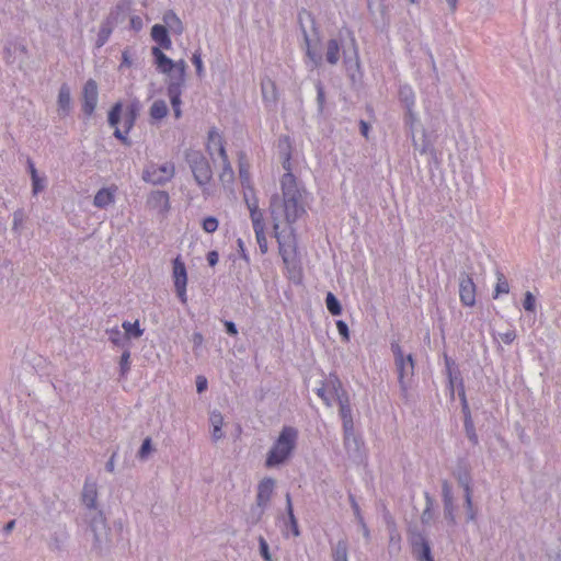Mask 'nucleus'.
Wrapping results in <instances>:
<instances>
[{"instance_id":"20e7f679","label":"nucleus","mask_w":561,"mask_h":561,"mask_svg":"<svg viewBox=\"0 0 561 561\" xmlns=\"http://www.w3.org/2000/svg\"><path fill=\"white\" fill-rule=\"evenodd\" d=\"M185 161L203 195L208 196L210 194L208 185L213 180V169L208 159L202 151L188 149L185 151Z\"/></svg>"},{"instance_id":"f03ea898","label":"nucleus","mask_w":561,"mask_h":561,"mask_svg":"<svg viewBox=\"0 0 561 561\" xmlns=\"http://www.w3.org/2000/svg\"><path fill=\"white\" fill-rule=\"evenodd\" d=\"M273 230L288 276L293 282L299 283L301 280V268L297 254L295 230L293 226L282 228V225H277V229Z\"/></svg>"},{"instance_id":"f3484780","label":"nucleus","mask_w":561,"mask_h":561,"mask_svg":"<svg viewBox=\"0 0 561 561\" xmlns=\"http://www.w3.org/2000/svg\"><path fill=\"white\" fill-rule=\"evenodd\" d=\"M275 486V480L273 478H264L257 485V493L255 503L267 507Z\"/></svg>"},{"instance_id":"c03bdc74","label":"nucleus","mask_w":561,"mask_h":561,"mask_svg":"<svg viewBox=\"0 0 561 561\" xmlns=\"http://www.w3.org/2000/svg\"><path fill=\"white\" fill-rule=\"evenodd\" d=\"M286 510H287V513H288L289 523H290V527H291L293 534H294V536L297 537V536L300 535V533H299V527H298L297 519H296V517L294 515L291 497H290L289 493L286 494Z\"/></svg>"},{"instance_id":"864d4df0","label":"nucleus","mask_w":561,"mask_h":561,"mask_svg":"<svg viewBox=\"0 0 561 561\" xmlns=\"http://www.w3.org/2000/svg\"><path fill=\"white\" fill-rule=\"evenodd\" d=\"M218 219L214 216L206 217L202 222V227L207 233L215 232L218 229Z\"/></svg>"},{"instance_id":"e433bc0d","label":"nucleus","mask_w":561,"mask_h":561,"mask_svg":"<svg viewBox=\"0 0 561 561\" xmlns=\"http://www.w3.org/2000/svg\"><path fill=\"white\" fill-rule=\"evenodd\" d=\"M243 199H244V203H245L250 214L252 211L261 210L260 206H259V199L255 195L253 186H249V190H245L243 192Z\"/></svg>"},{"instance_id":"423d86ee","label":"nucleus","mask_w":561,"mask_h":561,"mask_svg":"<svg viewBox=\"0 0 561 561\" xmlns=\"http://www.w3.org/2000/svg\"><path fill=\"white\" fill-rule=\"evenodd\" d=\"M391 351L394 357L400 388L403 392H407L414 375L415 364L413 356L412 354H404L400 344L397 342L391 343Z\"/></svg>"},{"instance_id":"774afa93","label":"nucleus","mask_w":561,"mask_h":561,"mask_svg":"<svg viewBox=\"0 0 561 561\" xmlns=\"http://www.w3.org/2000/svg\"><path fill=\"white\" fill-rule=\"evenodd\" d=\"M131 65H133V59H131L130 50H129V48H126L122 53V62L119 65V69H123L124 67H131Z\"/></svg>"},{"instance_id":"6e6552de","label":"nucleus","mask_w":561,"mask_h":561,"mask_svg":"<svg viewBox=\"0 0 561 561\" xmlns=\"http://www.w3.org/2000/svg\"><path fill=\"white\" fill-rule=\"evenodd\" d=\"M332 388L340 407V415L343 421V430L351 431L354 427L350 398L343 389L340 379H332Z\"/></svg>"},{"instance_id":"39448f33","label":"nucleus","mask_w":561,"mask_h":561,"mask_svg":"<svg viewBox=\"0 0 561 561\" xmlns=\"http://www.w3.org/2000/svg\"><path fill=\"white\" fill-rule=\"evenodd\" d=\"M298 23L304 35L306 55L310 59L314 68L319 67L321 65L322 57L319 53H317V50L313 47L320 41L319 31L316 25V20L309 11L302 9L298 13Z\"/></svg>"},{"instance_id":"49530a36","label":"nucleus","mask_w":561,"mask_h":561,"mask_svg":"<svg viewBox=\"0 0 561 561\" xmlns=\"http://www.w3.org/2000/svg\"><path fill=\"white\" fill-rule=\"evenodd\" d=\"M31 180H32V194L34 196H36L42 191H44V188L46 187L47 178L45 175L36 174V175H33Z\"/></svg>"},{"instance_id":"4be33fe9","label":"nucleus","mask_w":561,"mask_h":561,"mask_svg":"<svg viewBox=\"0 0 561 561\" xmlns=\"http://www.w3.org/2000/svg\"><path fill=\"white\" fill-rule=\"evenodd\" d=\"M332 379H339L335 375H330L325 382L317 389V394L320 397L323 402L328 405H332V400L336 399L334 394V390L332 388Z\"/></svg>"},{"instance_id":"de8ad7c7","label":"nucleus","mask_w":561,"mask_h":561,"mask_svg":"<svg viewBox=\"0 0 561 561\" xmlns=\"http://www.w3.org/2000/svg\"><path fill=\"white\" fill-rule=\"evenodd\" d=\"M122 106V103L117 102L112 106V108L108 112V124L114 128L117 127L121 121Z\"/></svg>"},{"instance_id":"473e14b6","label":"nucleus","mask_w":561,"mask_h":561,"mask_svg":"<svg viewBox=\"0 0 561 561\" xmlns=\"http://www.w3.org/2000/svg\"><path fill=\"white\" fill-rule=\"evenodd\" d=\"M399 96L400 100L404 103L407 111L411 112V108L415 103V96L412 88L410 85L400 87Z\"/></svg>"},{"instance_id":"1a4fd4ad","label":"nucleus","mask_w":561,"mask_h":561,"mask_svg":"<svg viewBox=\"0 0 561 561\" xmlns=\"http://www.w3.org/2000/svg\"><path fill=\"white\" fill-rule=\"evenodd\" d=\"M187 64L184 59L176 61V66L172 70L164 72L167 75V90L168 92H182L185 87Z\"/></svg>"},{"instance_id":"c756f323","label":"nucleus","mask_w":561,"mask_h":561,"mask_svg":"<svg viewBox=\"0 0 561 561\" xmlns=\"http://www.w3.org/2000/svg\"><path fill=\"white\" fill-rule=\"evenodd\" d=\"M266 506L259 503L253 504L247 513L245 522L250 526L256 525L263 517Z\"/></svg>"},{"instance_id":"bf43d9fd","label":"nucleus","mask_w":561,"mask_h":561,"mask_svg":"<svg viewBox=\"0 0 561 561\" xmlns=\"http://www.w3.org/2000/svg\"><path fill=\"white\" fill-rule=\"evenodd\" d=\"M254 233H255L256 242L259 244V249H260L261 253L265 254L268 251L267 240L265 237V230L254 231Z\"/></svg>"},{"instance_id":"4468645a","label":"nucleus","mask_w":561,"mask_h":561,"mask_svg":"<svg viewBox=\"0 0 561 561\" xmlns=\"http://www.w3.org/2000/svg\"><path fill=\"white\" fill-rule=\"evenodd\" d=\"M459 298L463 306L472 307L476 305V284L471 276L465 272L459 276Z\"/></svg>"},{"instance_id":"338daca9","label":"nucleus","mask_w":561,"mask_h":561,"mask_svg":"<svg viewBox=\"0 0 561 561\" xmlns=\"http://www.w3.org/2000/svg\"><path fill=\"white\" fill-rule=\"evenodd\" d=\"M209 422L213 427H222L224 424V417L220 412L214 411L210 413Z\"/></svg>"},{"instance_id":"a18cd8bd","label":"nucleus","mask_w":561,"mask_h":561,"mask_svg":"<svg viewBox=\"0 0 561 561\" xmlns=\"http://www.w3.org/2000/svg\"><path fill=\"white\" fill-rule=\"evenodd\" d=\"M325 305L331 314L339 316L342 313V306L332 293L327 294Z\"/></svg>"},{"instance_id":"72a5a7b5","label":"nucleus","mask_w":561,"mask_h":561,"mask_svg":"<svg viewBox=\"0 0 561 561\" xmlns=\"http://www.w3.org/2000/svg\"><path fill=\"white\" fill-rule=\"evenodd\" d=\"M168 111L167 103L163 100H157L150 107V117L160 121L167 116Z\"/></svg>"},{"instance_id":"412c9836","label":"nucleus","mask_w":561,"mask_h":561,"mask_svg":"<svg viewBox=\"0 0 561 561\" xmlns=\"http://www.w3.org/2000/svg\"><path fill=\"white\" fill-rule=\"evenodd\" d=\"M58 113L60 116H67L71 110V95L69 87L64 83L61 84L58 93Z\"/></svg>"},{"instance_id":"5fc2aeb1","label":"nucleus","mask_w":561,"mask_h":561,"mask_svg":"<svg viewBox=\"0 0 561 561\" xmlns=\"http://www.w3.org/2000/svg\"><path fill=\"white\" fill-rule=\"evenodd\" d=\"M192 62L193 65L195 66L196 68V75L198 78H203L204 77V66H203V60H202V54H201V50L197 49L193 56H192Z\"/></svg>"},{"instance_id":"5701e85b","label":"nucleus","mask_w":561,"mask_h":561,"mask_svg":"<svg viewBox=\"0 0 561 561\" xmlns=\"http://www.w3.org/2000/svg\"><path fill=\"white\" fill-rule=\"evenodd\" d=\"M344 431V445L350 457H357L360 449V440L355 436L354 428Z\"/></svg>"},{"instance_id":"aec40b11","label":"nucleus","mask_w":561,"mask_h":561,"mask_svg":"<svg viewBox=\"0 0 561 561\" xmlns=\"http://www.w3.org/2000/svg\"><path fill=\"white\" fill-rule=\"evenodd\" d=\"M151 37L160 48L170 49L172 46L168 28L161 24H154L151 28Z\"/></svg>"},{"instance_id":"6e6d98bb","label":"nucleus","mask_w":561,"mask_h":561,"mask_svg":"<svg viewBox=\"0 0 561 561\" xmlns=\"http://www.w3.org/2000/svg\"><path fill=\"white\" fill-rule=\"evenodd\" d=\"M465 510H466V520L469 523V522H474L477 519V510L473 505V500H465Z\"/></svg>"},{"instance_id":"393cba45","label":"nucleus","mask_w":561,"mask_h":561,"mask_svg":"<svg viewBox=\"0 0 561 561\" xmlns=\"http://www.w3.org/2000/svg\"><path fill=\"white\" fill-rule=\"evenodd\" d=\"M224 145V139L217 128L213 127L208 131L206 150L210 157L217 151V149Z\"/></svg>"},{"instance_id":"cd10ccee","label":"nucleus","mask_w":561,"mask_h":561,"mask_svg":"<svg viewBox=\"0 0 561 561\" xmlns=\"http://www.w3.org/2000/svg\"><path fill=\"white\" fill-rule=\"evenodd\" d=\"M114 202V192L110 188H101L94 196L93 205L98 208H105Z\"/></svg>"},{"instance_id":"2eb2a0df","label":"nucleus","mask_w":561,"mask_h":561,"mask_svg":"<svg viewBox=\"0 0 561 561\" xmlns=\"http://www.w3.org/2000/svg\"><path fill=\"white\" fill-rule=\"evenodd\" d=\"M147 205L159 214H165L170 209L169 194L165 191H153L147 198Z\"/></svg>"},{"instance_id":"69168bd1","label":"nucleus","mask_w":561,"mask_h":561,"mask_svg":"<svg viewBox=\"0 0 561 561\" xmlns=\"http://www.w3.org/2000/svg\"><path fill=\"white\" fill-rule=\"evenodd\" d=\"M351 43L353 46V53L350 55L346 50L343 51L345 61H351L352 59L358 60V51H357V44L354 36H351Z\"/></svg>"},{"instance_id":"f8f14e48","label":"nucleus","mask_w":561,"mask_h":561,"mask_svg":"<svg viewBox=\"0 0 561 561\" xmlns=\"http://www.w3.org/2000/svg\"><path fill=\"white\" fill-rule=\"evenodd\" d=\"M413 554L419 561H434L431 546L426 537L419 531H413L410 537Z\"/></svg>"},{"instance_id":"603ef678","label":"nucleus","mask_w":561,"mask_h":561,"mask_svg":"<svg viewBox=\"0 0 561 561\" xmlns=\"http://www.w3.org/2000/svg\"><path fill=\"white\" fill-rule=\"evenodd\" d=\"M455 511L456 506L454 502L444 504V517L451 526L457 524Z\"/></svg>"},{"instance_id":"bb28decb","label":"nucleus","mask_w":561,"mask_h":561,"mask_svg":"<svg viewBox=\"0 0 561 561\" xmlns=\"http://www.w3.org/2000/svg\"><path fill=\"white\" fill-rule=\"evenodd\" d=\"M341 45L336 38H331L327 43L325 59L330 65H336L340 60Z\"/></svg>"},{"instance_id":"3c124183","label":"nucleus","mask_w":561,"mask_h":561,"mask_svg":"<svg viewBox=\"0 0 561 561\" xmlns=\"http://www.w3.org/2000/svg\"><path fill=\"white\" fill-rule=\"evenodd\" d=\"M130 369V351L129 347H126L121 356L119 360V371L121 376L125 377Z\"/></svg>"},{"instance_id":"e2e57ef3","label":"nucleus","mask_w":561,"mask_h":561,"mask_svg":"<svg viewBox=\"0 0 561 561\" xmlns=\"http://www.w3.org/2000/svg\"><path fill=\"white\" fill-rule=\"evenodd\" d=\"M336 329H337L340 335L342 336L343 341L348 342L350 341V330H348L347 323L343 320H339V321H336Z\"/></svg>"},{"instance_id":"a211bd4d","label":"nucleus","mask_w":561,"mask_h":561,"mask_svg":"<svg viewBox=\"0 0 561 561\" xmlns=\"http://www.w3.org/2000/svg\"><path fill=\"white\" fill-rule=\"evenodd\" d=\"M98 485L96 482L85 480L82 489V502L90 511H96Z\"/></svg>"},{"instance_id":"dca6fc26","label":"nucleus","mask_w":561,"mask_h":561,"mask_svg":"<svg viewBox=\"0 0 561 561\" xmlns=\"http://www.w3.org/2000/svg\"><path fill=\"white\" fill-rule=\"evenodd\" d=\"M26 55V47L18 42L10 41L5 44L3 49V59L8 65H13L19 58H23Z\"/></svg>"},{"instance_id":"79ce46f5","label":"nucleus","mask_w":561,"mask_h":561,"mask_svg":"<svg viewBox=\"0 0 561 561\" xmlns=\"http://www.w3.org/2000/svg\"><path fill=\"white\" fill-rule=\"evenodd\" d=\"M463 425H465V432H466V435H467L468 439L473 445H478L479 438H478V435H477V432H476V427H474L473 421L471 419V414L469 412H468L467 417H465V424Z\"/></svg>"},{"instance_id":"9b49d317","label":"nucleus","mask_w":561,"mask_h":561,"mask_svg":"<svg viewBox=\"0 0 561 561\" xmlns=\"http://www.w3.org/2000/svg\"><path fill=\"white\" fill-rule=\"evenodd\" d=\"M173 280L175 291L180 298V300L185 304L186 298V284H187V273L184 262L180 256L173 260Z\"/></svg>"},{"instance_id":"052dcab7","label":"nucleus","mask_w":561,"mask_h":561,"mask_svg":"<svg viewBox=\"0 0 561 561\" xmlns=\"http://www.w3.org/2000/svg\"><path fill=\"white\" fill-rule=\"evenodd\" d=\"M259 548H260V553H261L262 558L265 561H272V556L270 553L268 543L262 536L259 537Z\"/></svg>"},{"instance_id":"2f4dec72","label":"nucleus","mask_w":561,"mask_h":561,"mask_svg":"<svg viewBox=\"0 0 561 561\" xmlns=\"http://www.w3.org/2000/svg\"><path fill=\"white\" fill-rule=\"evenodd\" d=\"M244 158H245V154L243 152H240L239 153V176H240L241 184L245 191V190H249V186H252V185H251V181H250L249 165H248V163H245L243 161Z\"/></svg>"},{"instance_id":"09e8293b","label":"nucleus","mask_w":561,"mask_h":561,"mask_svg":"<svg viewBox=\"0 0 561 561\" xmlns=\"http://www.w3.org/2000/svg\"><path fill=\"white\" fill-rule=\"evenodd\" d=\"M168 95L170 98V102H171L175 118H180L182 115V111H181L182 92H168Z\"/></svg>"},{"instance_id":"b1692460","label":"nucleus","mask_w":561,"mask_h":561,"mask_svg":"<svg viewBox=\"0 0 561 561\" xmlns=\"http://www.w3.org/2000/svg\"><path fill=\"white\" fill-rule=\"evenodd\" d=\"M163 22L167 25V28L170 30L174 34H182L184 31V26L180 18L173 11H167L163 15Z\"/></svg>"},{"instance_id":"c85d7f7f","label":"nucleus","mask_w":561,"mask_h":561,"mask_svg":"<svg viewBox=\"0 0 561 561\" xmlns=\"http://www.w3.org/2000/svg\"><path fill=\"white\" fill-rule=\"evenodd\" d=\"M138 112L139 104L137 101L128 105L126 113L124 115L125 134L129 133V130L134 127L136 118L138 116Z\"/></svg>"},{"instance_id":"0eeeda50","label":"nucleus","mask_w":561,"mask_h":561,"mask_svg":"<svg viewBox=\"0 0 561 561\" xmlns=\"http://www.w3.org/2000/svg\"><path fill=\"white\" fill-rule=\"evenodd\" d=\"M175 174V165L173 162H164L158 164L154 162L148 163L142 171V180L152 185H164L170 182Z\"/></svg>"},{"instance_id":"7c9ffc66","label":"nucleus","mask_w":561,"mask_h":561,"mask_svg":"<svg viewBox=\"0 0 561 561\" xmlns=\"http://www.w3.org/2000/svg\"><path fill=\"white\" fill-rule=\"evenodd\" d=\"M425 508L421 514V523L423 525H430L434 518V499L428 492L424 493Z\"/></svg>"},{"instance_id":"a878e982","label":"nucleus","mask_w":561,"mask_h":561,"mask_svg":"<svg viewBox=\"0 0 561 561\" xmlns=\"http://www.w3.org/2000/svg\"><path fill=\"white\" fill-rule=\"evenodd\" d=\"M412 146L414 150L419 151L421 154L434 153V149L424 129L422 130V135L419 139L415 138L414 134H412Z\"/></svg>"},{"instance_id":"a19ab883","label":"nucleus","mask_w":561,"mask_h":561,"mask_svg":"<svg viewBox=\"0 0 561 561\" xmlns=\"http://www.w3.org/2000/svg\"><path fill=\"white\" fill-rule=\"evenodd\" d=\"M112 26L108 22L102 23L98 33L96 47L100 48L108 41L112 34Z\"/></svg>"},{"instance_id":"0e129e2a","label":"nucleus","mask_w":561,"mask_h":561,"mask_svg":"<svg viewBox=\"0 0 561 561\" xmlns=\"http://www.w3.org/2000/svg\"><path fill=\"white\" fill-rule=\"evenodd\" d=\"M535 297L530 291H526L525 298L523 301V306L526 311H534L535 310Z\"/></svg>"},{"instance_id":"6ab92c4d","label":"nucleus","mask_w":561,"mask_h":561,"mask_svg":"<svg viewBox=\"0 0 561 561\" xmlns=\"http://www.w3.org/2000/svg\"><path fill=\"white\" fill-rule=\"evenodd\" d=\"M151 54L154 57V64L157 67V70L161 73L168 72L172 70L176 66V61H173L171 58H169L160 47H152Z\"/></svg>"},{"instance_id":"13d9d810","label":"nucleus","mask_w":561,"mask_h":561,"mask_svg":"<svg viewBox=\"0 0 561 561\" xmlns=\"http://www.w3.org/2000/svg\"><path fill=\"white\" fill-rule=\"evenodd\" d=\"M316 90H317L318 111H319V113H322L323 107H324L325 94H324V88L320 81H318L316 83Z\"/></svg>"},{"instance_id":"58836bf2","label":"nucleus","mask_w":561,"mask_h":561,"mask_svg":"<svg viewBox=\"0 0 561 561\" xmlns=\"http://www.w3.org/2000/svg\"><path fill=\"white\" fill-rule=\"evenodd\" d=\"M122 327L125 330L124 333L127 336V340H129V337L137 339L142 335L144 331L140 329L138 321H135V322L125 321V322H123Z\"/></svg>"},{"instance_id":"ea45409f","label":"nucleus","mask_w":561,"mask_h":561,"mask_svg":"<svg viewBox=\"0 0 561 561\" xmlns=\"http://www.w3.org/2000/svg\"><path fill=\"white\" fill-rule=\"evenodd\" d=\"M496 280L497 282H496L495 290H494V295H493L494 299H496L499 297V295H501V294L510 293V284L503 273H501V272L496 273Z\"/></svg>"},{"instance_id":"4c0bfd02","label":"nucleus","mask_w":561,"mask_h":561,"mask_svg":"<svg viewBox=\"0 0 561 561\" xmlns=\"http://www.w3.org/2000/svg\"><path fill=\"white\" fill-rule=\"evenodd\" d=\"M454 477L456 478L459 485L472 483L471 473L466 465H459L454 471Z\"/></svg>"},{"instance_id":"c9c22d12","label":"nucleus","mask_w":561,"mask_h":561,"mask_svg":"<svg viewBox=\"0 0 561 561\" xmlns=\"http://www.w3.org/2000/svg\"><path fill=\"white\" fill-rule=\"evenodd\" d=\"M107 334H108V340L113 344L124 347V350L126 347H129L127 336L119 329L114 328V329L107 330Z\"/></svg>"},{"instance_id":"7ed1b4c3","label":"nucleus","mask_w":561,"mask_h":561,"mask_svg":"<svg viewBox=\"0 0 561 561\" xmlns=\"http://www.w3.org/2000/svg\"><path fill=\"white\" fill-rule=\"evenodd\" d=\"M297 440V428L293 426H284L266 455L265 467L275 468L285 463L295 451Z\"/></svg>"},{"instance_id":"ddd939ff","label":"nucleus","mask_w":561,"mask_h":561,"mask_svg":"<svg viewBox=\"0 0 561 561\" xmlns=\"http://www.w3.org/2000/svg\"><path fill=\"white\" fill-rule=\"evenodd\" d=\"M82 99V111L87 116H91L94 113L99 101V90L95 80L89 79L84 83Z\"/></svg>"},{"instance_id":"8fccbe9b","label":"nucleus","mask_w":561,"mask_h":561,"mask_svg":"<svg viewBox=\"0 0 561 561\" xmlns=\"http://www.w3.org/2000/svg\"><path fill=\"white\" fill-rule=\"evenodd\" d=\"M250 218L254 231L265 230L264 215L262 210L252 211L250 214Z\"/></svg>"},{"instance_id":"f257e3e1","label":"nucleus","mask_w":561,"mask_h":561,"mask_svg":"<svg viewBox=\"0 0 561 561\" xmlns=\"http://www.w3.org/2000/svg\"><path fill=\"white\" fill-rule=\"evenodd\" d=\"M282 158V165L286 171L280 179L282 195L274 194L268 207L273 229H277V225L282 222L293 226L306 213V190L291 173L290 152H284Z\"/></svg>"},{"instance_id":"4d7b16f0","label":"nucleus","mask_w":561,"mask_h":561,"mask_svg":"<svg viewBox=\"0 0 561 561\" xmlns=\"http://www.w3.org/2000/svg\"><path fill=\"white\" fill-rule=\"evenodd\" d=\"M442 499L443 504L454 502L453 490L447 480L442 482Z\"/></svg>"},{"instance_id":"680f3d73","label":"nucleus","mask_w":561,"mask_h":561,"mask_svg":"<svg viewBox=\"0 0 561 561\" xmlns=\"http://www.w3.org/2000/svg\"><path fill=\"white\" fill-rule=\"evenodd\" d=\"M151 450H152L151 438L147 437L144 439V442L140 446V449L138 451V457L140 459H146Z\"/></svg>"},{"instance_id":"9d476101","label":"nucleus","mask_w":561,"mask_h":561,"mask_svg":"<svg viewBox=\"0 0 561 561\" xmlns=\"http://www.w3.org/2000/svg\"><path fill=\"white\" fill-rule=\"evenodd\" d=\"M90 529L94 536V547L101 550L110 540V530L102 512H94V516L90 520Z\"/></svg>"},{"instance_id":"37998d69","label":"nucleus","mask_w":561,"mask_h":561,"mask_svg":"<svg viewBox=\"0 0 561 561\" xmlns=\"http://www.w3.org/2000/svg\"><path fill=\"white\" fill-rule=\"evenodd\" d=\"M221 164H222V171L219 174V180L221 181V183L224 185L232 183L234 180V172H233L230 161L229 160L227 162L224 161Z\"/></svg>"},{"instance_id":"f704fd0d","label":"nucleus","mask_w":561,"mask_h":561,"mask_svg":"<svg viewBox=\"0 0 561 561\" xmlns=\"http://www.w3.org/2000/svg\"><path fill=\"white\" fill-rule=\"evenodd\" d=\"M347 541L345 539H341L336 542V545L332 549V558L334 561H347Z\"/></svg>"}]
</instances>
